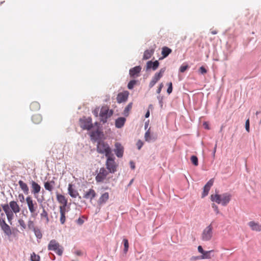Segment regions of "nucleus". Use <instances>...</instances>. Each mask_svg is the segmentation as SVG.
<instances>
[{"label":"nucleus","instance_id":"obj_13","mask_svg":"<svg viewBox=\"0 0 261 261\" xmlns=\"http://www.w3.org/2000/svg\"><path fill=\"white\" fill-rule=\"evenodd\" d=\"M56 196L57 201L62 204L59 207L66 208L68 202L67 198L64 195L59 193H57Z\"/></svg>","mask_w":261,"mask_h":261},{"label":"nucleus","instance_id":"obj_45","mask_svg":"<svg viewBox=\"0 0 261 261\" xmlns=\"http://www.w3.org/2000/svg\"><path fill=\"white\" fill-rule=\"evenodd\" d=\"M18 223L20 226L23 229L26 228V225L24 221L22 219H19L18 220Z\"/></svg>","mask_w":261,"mask_h":261},{"label":"nucleus","instance_id":"obj_3","mask_svg":"<svg viewBox=\"0 0 261 261\" xmlns=\"http://www.w3.org/2000/svg\"><path fill=\"white\" fill-rule=\"evenodd\" d=\"M25 201L32 217L36 218L38 214L37 202L33 199L31 196H27Z\"/></svg>","mask_w":261,"mask_h":261},{"label":"nucleus","instance_id":"obj_25","mask_svg":"<svg viewBox=\"0 0 261 261\" xmlns=\"http://www.w3.org/2000/svg\"><path fill=\"white\" fill-rule=\"evenodd\" d=\"M109 195L108 192H106L101 195L100 197L99 198L98 200V204L99 205L102 204L103 203H105L107 200L109 199Z\"/></svg>","mask_w":261,"mask_h":261},{"label":"nucleus","instance_id":"obj_2","mask_svg":"<svg viewBox=\"0 0 261 261\" xmlns=\"http://www.w3.org/2000/svg\"><path fill=\"white\" fill-rule=\"evenodd\" d=\"M231 195L229 193H225L222 194H212L211 196V200L218 204H221L226 206L230 201Z\"/></svg>","mask_w":261,"mask_h":261},{"label":"nucleus","instance_id":"obj_50","mask_svg":"<svg viewBox=\"0 0 261 261\" xmlns=\"http://www.w3.org/2000/svg\"><path fill=\"white\" fill-rule=\"evenodd\" d=\"M163 86H164V85L162 83L160 84V85L156 90V92L158 94H160L161 93V91L163 87Z\"/></svg>","mask_w":261,"mask_h":261},{"label":"nucleus","instance_id":"obj_27","mask_svg":"<svg viewBox=\"0 0 261 261\" xmlns=\"http://www.w3.org/2000/svg\"><path fill=\"white\" fill-rule=\"evenodd\" d=\"M125 118L123 117H119L116 119L115 121V126L117 128H121L122 127L125 122Z\"/></svg>","mask_w":261,"mask_h":261},{"label":"nucleus","instance_id":"obj_30","mask_svg":"<svg viewBox=\"0 0 261 261\" xmlns=\"http://www.w3.org/2000/svg\"><path fill=\"white\" fill-rule=\"evenodd\" d=\"M212 252H213V250L205 251L204 253L202 254V255L200 257V259H211L212 258L211 253Z\"/></svg>","mask_w":261,"mask_h":261},{"label":"nucleus","instance_id":"obj_6","mask_svg":"<svg viewBox=\"0 0 261 261\" xmlns=\"http://www.w3.org/2000/svg\"><path fill=\"white\" fill-rule=\"evenodd\" d=\"M107 158V160L106 163L107 168L110 173H114L117 170L118 165L113 158V154L110 155Z\"/></svg>","mask_w":261,"mask_h":261},{"label":"nucleus","instance_id":"obj_41","mask_svg":"<svg viewBox=\"0 0 261 261\" xmlns=\"http://www.w3.org/2000/svg\"><path fill=\"white\" fill-rule=\"evenodd\" d=\"M210 190V188H207V187H206L205 186L204 187V188H203V193L202 194V198H203L205 196L207 195Z\"/></svg>","mask_w":261,"mask_h":261},{"label":"nucleus","instance_id":"obj_57","mask_svg":"<svg viewBox=\"0 0 261 261\" xmlns=\"http://www.w3.org/2000/svg\"><path fill=\"white\" fill-rule=\"evenodd\" d=\"M48 182L54 187L55 185V182L54 180L48 181Z\"/></svg>","mask_w":261,"mask_h":261},{"label":"nucleus","instance_id":"obj_35","mask_svg":"<svg viewBox=\"0 0 261 261\" xmlns=\"http://www.w3.org/2000/svg\"><path fill=\"white\" fill-rule=\"evenodd\" d=\"M133 103L132 102L129 103L126 107L125 108L124 110V115L125 116H127L128 115L129 112L131 110L132 108Z\"/></svg>","mask_w":261,"mask_h":261},{"label":"nucleus","instance_id":"obj_14","mask_svg":"<svg viewBox=\"0 0 261 261\" xmlns=\"http://www.w3.org/2000/svg\"><path fill=\"white\" fill-rule=\"evenodd\" d=\"M129 92L127 91H124L118 94L117 96V101L118 103H121L126 101L127 100Z\"/></svg>","mask_w":261,"mask_h":261},{"label":"nucleus","instance_id":"obj_55","mask_svg":"<svg viewBox=\"0 0 261 261\" xmlns=\"http://www.w3.org/2000/svg\"><path fill=\"white\" fill-rule=\"evenodd\" d=\"M130 167L132 169H134L135 168V164L133 162H130Z\"/></svg>","mask_w":261,"mask_h":261},{"label":"nucleus","instance_id":"obj_52","mask_svg":"<svg viewBox=\"0 0 261 261\" xmlns=\"http://www.w3.org/2000/svg\"><path fill=\"white\" fill-rule=\"evenodd\" d=\"M197 249H198V252H199V253H201L202 254L204 253V252L205 251L203 249V248H202V246H199L198 247V248H197Z\"/></svg>","mask_w":261,"mask_h":261},{"label":"nucleus","instance_id":"obj_47","mask_svg":"<svg viewBox=\"0 0 261 261\" xmlns=\"http://www.w3.org/2000/svg\"><path fill=\"white\" fill-rule=\"evenodd\" d=\"M245 128L247 132H249L250 127H249V119H248L245 122Z\"/></svg>","mask_w":261,"mask_h":261},{"label":"nucleus","instance_id":"obj_31","mask_svg":"<svg viewBox=\"0 0 261 261\" xmlns=\"http://www.w3.org/2000/svg\"><path fill=\"white\" fill-rule=\"evenodd\" d=\"M100 132L99 130H97L96 131H92L90 133V137L91 140H96L99 138L100 136Z\"/></svg>","mask_w":261,"mask_h":261},{"label":"nucleus","instance_id":"obj_21","mask_svg":"<svg viewBox=\"0 0 261 261\" xmlns=\"http://www.w3.org/2000/svg\"><path fill=\"white\" fill-rule=\"evenodd\" d=\"M68 192L70 196L72 198H76L79 195V194L77 190L73 188L72 184H69L68 187Z\"/></svg>","mask_w":261,"mask_h":261},{"label":"nucleus","instance_id":"obj_8","mask_svg":"<svg viewBox=\"0 0 261 261\" xmlns=\"http://www.w3.org/2000/svg\"><path fill=\"white\" fill-rule=\"evenodd\" d=\"M201 240L203 241H208L213 237V227L212 225H209L205 227L201 233Z\"/></svg>","mask_w":261,"mask_h":261},{"label":"nucleus","instance_id":"obj_23","mask_svg":"<svg viewBox=\"0 0 261 261\" xmlns=\"http://www.w3.org/2000/svg\"><path fill=\"white\" fill-rule=\"evenodd\" d=\"M172 52L171 49L167 46H164L162 49L161 54L162 57L160 58V60L166 58Z\"/></svg>","mask_w":261,"mask_h":261},{"label":"nucleus","instance_id":"obj_39","mask_svg":"<svg viewBox=\"0 0 261 261\" xmlns=\"http://www.w3.org/2000/svg\"><path fill=\"white\" fill-rule=\"evenodd\" d=\"M31 259L32 261H39L40 256L39 255L36 254L35 253H33L31 256Z\"/></svg>","mask_w":261,"mask_h":261},{"label":"nucleus","instance_id":"obj_15","mask_svg":"<svg viewBox=\"0 0 261 261\" xmlns=\"http://www.w3.org/2000/svg\"><path fill=\"white\" fill-rule=\"evenodd\" d=\"M115 149L114 151L116 153V155L118 158H121L123 154V147L119 143H116L115 145Z\"/></svg>","mask_w":261,"mask_h":261},{"label":"nucleus","instance_id":"obj_40","mask_svg":"<svg viewBox=\"0 0 261 261\" xmlns=\"http://www.w3.org/2000/svg\"><path fill=\"white\" fill-rule=\"evenodd\" d=\"M145 140L146 141L149 142L151 140L150 133L149 129L148 130L145 134Z\"/></svg>","mask_w":261,"mask_h":261},{"label":"nucleus","instance_id":"obj_11","mask_svg":"<svg viewBox=\"0 0 261 261\" xmlns=\"http://www.w3.org/2000/svg\"><path fill=\"white\" fill-rule=\"evenodd\" d=\"M108 171L105 168H101L99 172L95 177L97 182H103L108 175Z\"/></svg>","mask_w":261,"mask_h":261},{"label":"nucleus","instance_id":"obj_22","mask_svg":"<svg viewBox=\"0 0 261 261\" xmlns=\"http://www.w3.org/2000/svg\"><path fill=\"white\" fill-rule=\"evenodd\" d=\"M18 185L21 188V190L25 194H28L29 193V188L27 184L23 182L22 180H19L18 181Z\"/></svg>","mask_w":261,"mask_h":261},{"label":"nucleus","instance_id":"obj_28","mask_svg":"<svg viewBox=\"0 0 261 261\" xmlns=\"http://www.w3.org/2000/svg\"><path fill=\"white\" fill-rule=\"evenodd\" d=\"M32 120L35 124H39L42 121V117L40 114H35L32 116Z\"/></svg>","mask_w":261,"mask_h":261},{"label":"nucleus","instance_id":"obj_20","mask_svg":"<svg viewBox=\"0 0 261 261\" xmlns=\"http://www.w3.org/2000/svg\"><path fill=\"white\" fill-rule=\"evenodd\" d=\"M159 66V62L158 61L152 62L151 61H148L146 64V69H152L153 70H155Z\"/></svg>","mask_w":261,"mask_h":261},{"label":"nucleus","instance_id":"obj_32","mask_svg":"<svg viewBox=\"0 0 261 261\" xmlns=\"http://www.w3.org/2000/svg\"><path fill=\"white\" fill-rule=\"evenodd\" d=\"M40 217L42 219H45L47 223L49 221L48 213L44 208H43Z\"/></svg>","mask_w":261,"mask_h":261},{"label":"nucleus","instance_id":"obj_51","mask_svg":"<svg viewBox=\"0 0 261 261\" xmlns=\"http://www.w3.org/2000/svg\"><path fill=\"white\" fill-rule=\"evenodd\" d=\"M18 198L21 202H23L24 200V197L22 194H19L18 195Z\"/></svg>","mask_w":261,"mask_h":261},{"label":"nucleus","instance_id":"obj_24","mask_svg":"<svg viewBox=\"0 0 261 261\" xmlns=\"http://www.w3.org/2000/svg\"><path fill=\"white\" fill-rule=\"evenodd\" d=\"M60 213V221L62 224H64L66 221L65 214L66 212V208L59 207Z\"/></svg>","mask_w":261,"mask_h":261},{"label":"nucleus","instance_id":"obj_18","mask_svg":"<svg viewBox=\"0 0 261 261\" xmlns=\"http://www.w3.org/2000/svg\"><path fill=\"white\" fill-rule=\"evenodd\" d=\"M31 184L32 188V193L34 195L38 194L41 190L40 186L34 180L31 181Z\"/></svg>","mask_w":261,"mask_h":261},{"label":"nucleus","instance_id":"obj_4","mask_svg":"<svg viewBox=\"0 0 261 261\" xmlns=\"http://www.w3.org/2000/svg\"><path fill=\"white\" fill-rule=\"evenodd\" d=\"M48 250L55 251L57 254L61 256L63 252V247L55 240H51L48 245Z\"/></svg>","mask_w":261,"mask_h":261},{"label":"nucleus","instance_id":"obj_43","mask_svg":"<svg viewBox=\"0 0 261 261\" xmlns=\"http://www.w3.org/2000/svg\"><path fill=\"white\" fill-rule=\"evenodd\" d=\"M188 68L189 66L188 65H182L180 66L179 71L180 72H184Z\"/></svg>","mask_w":261,"mask_h":261},{"label":"nucleus","instance_id":"obj_44","mask_svg":"<svg viewBox=\"0 0 261 261\" xmlns=\"http://www.w3.org/2000/svg\"><path fill=\"white\" fill-rule=\"evenodd\" d=\"M168 88L167 90V92L170 94L172 92V84L171 82H170L168 84Z\"/></svg>","mask_w":261,"mask_h":261},{"label":"nucleus","instance_id":"obj_61","mask_svg":"<svg viewBox=\"0 0 261 261\" xmlns=\"http://www.w3.org/2000/svg\"><path fill=\"white\" fill-rule=\"evenodd\" d=\"M78 222H79V223H80V224H82V223H83V221L82 219H81L80 218H79V219H78Z\"/></svg>","mask_w":261,"mask_h":261},{"label":"nucleus","instance_id":"obj_49","mask_svg":"<svg viewBox=\"0 0 261 261\" xmlns=\"http://www.w3.org/2000/svg\"><path fill=\"white\" fill-rule=\"evenodd\" d=\"M212 207L214 208V211L216 212V214L219 213V211L218 207L217 205H216L215 203L212 204Z\"/></svg>","mask_w":261,"mask_h":261},{"label":"nucleus","instance_id":"obj_62","mask_svg":"<svg viewBox=\"0 0 261 261\" xmlns=\"http://www.w3.org/2000/svg\"><path fill=\"white\" fill-rule=\"evenodd\" d=\"M133 181H134V179H132L130 181L129 184V185H130L133 183Z\"/></svg>","mask_w":261,"mask_h":261},{"label":"nucleus","instance_id":"obj_64","mask_svg":"<svg viewBox=\"0 0 261 261\" xmlns=\"http://www.w3.org/2000/svg\"><path fill=\"white\" fill-rule=\"evenodd\" d=\"M216 146L215 147V149H214V153L216 151Z\"/></svg>","mask_w":261,"mask_h":261},{"label":"nucleus","instance_id":"obj_37","mask_svg":"<svg viewBox=\"0 0 261 261\" xmlns=\"http://www.w3.org/2000/svg\"><path fill=\"white\" fill-rule=\"evenodd\" d=\"M123 242L124 243V253H126L128 251V247H129V244H128V241L126 239H124L123 240Z\"/></svg>","mask_w":261,"mask_h":261},{"label":"nucleus","instance_id":"obj_29","mask_svg":"<svg viewBox=\"0 0 261 261\" xmlns=\"http://www.w3.org/2000/svg\"><path fill=\"white\" fill-rule=\"evenodd\" d=\"M40 108V105L37 101H33L30 105V109L33 111H38Z\"/></svg>","mask_w":261,"mask_h":261},{"label":"nucleus","instance_id":"obj_1","mask_svg":"<svg viewBox=\"0 0 261 261\" xmlns=\"http://www.w3.org/2000/svg\"><path fill=\"white\" fill-rule=\"evenodd\" d=\"M2 207L10 222L14 217L13 213H18L20 211L18 204L15 201H10L9 205L8 204L2 205Z\"/></svg>","mask_w":261,"mask_h":261},{"label":"nucleus","instance_id":"obj_46","mask_svg":"<svg viewBox=\"0 0 261 261\" xmlns=\"http://www.w3.org/2000/svg\"><path fill=\"white\" fill-rule=\"evenodd\" d=\"M28 227L29 229H33V230H34V228H36V227H34L33 222L31 220L29 221V222H28Z\"/></svg>","mask_w":261,"mask_h":261},{"label":"nucleus","instance_id":"obj_56","mask_svg":"<svg viewBox=\"0 0 261 261\" xmlns=\"http://www.w3.org/2000/svg\"><path fill=\"white\" fill-rule=\"evenodd\" d=\"M75 253L77 255H81L82 254V253L81 251H75Z\"/></svg>","mask_w":261,"mask_h":261},{"label":"nucleus","instance_id":"obj_34","mask_svg":"<svg viewBox=\"0 0 261 261\" xmlns=\"http://www.w3.org/2000/svg\"><path fill=\"white\" fill-rule=\"evenodd\" d=\"M34 233L36 236V237L39 239H40L42 237V234L40 229L38 228H34L33 230Z\"/></svg>","mask_w":261,"mask_h":261},{"label":"nucleus","instance_id":"obj_26","mask_svg":"<svg viewBox=\"0 0 261 261\" xmlns=\"http://www.w3.org/2000/svg\"><path fill=\"white\" fill-rule=\"evenodd\" d=\"M154 52V49L152 48L150 49L146 50L143 55V60H147L150 59L151 56L153 55Z\"/></svg>","mask_w":261,"mask_h":261},{"label":"nucleus","instance_id":"obj_12","mask_svg":"<svg viewBox=\"0 0 261 261\" xmlns=\"http://www.w3.org/2000/svg\"><path fill=\"white\" fill-rule=\"evenodd\" d=\"M0 226L6 235L9 237L12 234L10 227L6 223L4 220H0Z\"/></svg>","mask_w":261,"mask_h":261},{"label":"nucleus","instance_id":"obj_7","mask_svg":"<svg viewBox=\"0 0 261 261\" xmlns=\"http://www.w3.org/2000/svg\"><path fill=\"white\" fill-rule=\"evenodd\" d=\"M113 115V111L109 110L108 107L105 106L101 107L99 113L100 120L103 123L107 121V119Z\"/></svg>","mask_w":261,"mask_h":261},{"label":"nucleus","instance_id":"obj_48","mask_svg":"<svg viewBox=\"0 0 261 261\" xmlns=\"http://www.w3.org/2000/svg\"><path fill=\"white\" fill-rule=\"evenodd\" d=\"M199 70L202 74H205L207 72V70L203 66L200 67Z\"/></svg>","mask_w":261,"mask_h":261},{"label":"nucleus","instance_id":"obj_58","mask_svg":"<svg viewBox=\"0 0 261 261\" xmlns=\"http://www.w3.org/2000/svg\"><path fill=\"white\" fill-rule=\"evenodd\" d=\"M149 115H150L149 111L148 110L147 112L146 113L145 116L146 118H148V117H149Z\"/></svg>","mask_w":261,"mask_h":261},{"label":"nucleus","instance_id":"obj_59","mask_svg":"<svg viewBox=\"0 0 261 261\" xmlns=\"http://www.w3.org/2000/svg\"><path fill=\"white\" fill-rule=\"evenodd\" d=\"M203 125H204V127H205V128L208 129H209L208 125L206 122H205L203 124Z\"/></svg>","mask_w":261,"mask_h":261},{"label":"nucleus","instance_id":"obj_19","mask_svg":"<svg viewBox=\"0 0 261 261\" xmlns=\"http://www.w3.org/2000/svg\"><path fill=\"white\" fill-rule=\"evenodd\" d=\"M248 224L252 230L261 231V224H259V223L251 221H250Z\"/></svg>","mask_w":261,"mask_h":261},{"label":"nucleus","instance_id":"obj_63","mask_svg":"<svg viewBox=\"0 0 261 261\" xmlns=\"http://www.w3.org/2000/svg\"><path fill=\"white\" fill-rule=\"evenodd\" d=\"M193 258L194 259H200V257H194Z\"/></svg>","mask_w":261,"mask_h":261},{"label":"nucleus","instance_id":"obj_9","mask_svg":"<svg viewBox=\"0 0 261 261\" xmlns=\"http://www.w3.org/2000/svg\"><path fill=\"white\" fill-rule=\"evenodd\" d=\"M165 71L166 68L164 67L161 68L159 72H156L154 74L149 84V87L150 88L153 87L155 84L160 80V79L163 76Z\"/></svg>","mask_w":261,"mask_h":261},{"label":"nucleus","instance_id":"obj_10","mask_svg":"<svg viewBox=\"0 0 261 261\" xmlns=\"http://www.w3.org/2000/svg\"><path fill=\"white\" fill-rule=\"evenodd\" d=\"M80 126L84 129L90 130L93 127L91 118L84 117L80 119Z\"/></svg>","mask_w":261,"mask_h":261},{"label":"nucleus","instance_id":"obj_53","mask_svg":"<svg viewBox=\"0 0 261 261\" xmlns=\"http://www.w3.org/2000/svg\"><path fill=\"white\" fill-rule=\"evenodd\" d=\"M98 112L99 108H96L93 111V113L96 117H97L98 115Z\"/></svg>","mask_w":261,"mask_h":261},{"label":"nucleus","instance_id":"obj_36","mask_svg":"<svg viewBox=\"0 0 261 261\" xmlns=\"http://www.w3.org/2000/svg\"><path fill=\"white\" fill-rule=\"evenodd\" d=\"M137 81L136 80H131L127 85V88L128 89H133L134 86L137 84Z\"/></svg>","mask_w":261,"mask_h":261},{"label":"nucleus","instance_id":"obj_38","mask_svg":"<svg viewBox=\"0 0 261 261\" xmlns=\"http://www.w3.org/2000/svg\"><path fill=\"white\" fill-rule=\"evenodd\" d=\"M191 161L192 163L195 166H198V160L196 156L195 155H192L191 157Z\"/></svg>","mask_w":261,"mask_h":261},{"label":"nucleus","instance_id":"obj_16","mask_svg":"<svg viewBox=\"0 0 261 261\" xmlns=\"http://www.w3.org/2000/svg\"><path fill=\"white\" fill-rule=\"evenodd\" d=\"M141 70V67L140 66H137L134 68L130 69L129 75L131 77H136L139 76L140 72Z\"/></svg>","mask_w":261,"mask_h":261},{"label":"nucleus","instance_id":"obj_17","mask_svg":"<svg viewBox=\"0 0 261 261\" xmlns=\"http://www.w3.org/2000/svg\"><path fill=\"white\" fill-rule=\"evenodd\" d=\"M96 196L95 191L93 189H90L84 194L83 198L92 200Z\"/></svg>","mask_w":261,"mask_h":261},{"label":"nucleus","instance_id":"obj_5","mask_svg":"<svg viewBox=\"0 0 261 261\" xmlns=\"http://www.w3.org/2000/svg\"><path fill=\"white\" fill-rule=\"evenodd\" d=\"M97 151L100 153H105L106 157L112 155L111 149L108 144L99 142L97 145Z\"/></svg>","mask_w":261,"mask_h":261},{"label":"nucleus","instance_id":"obj_33","mask_svg":"<svg viewBox=\"0 0 261 261\" xmlns=\"http://www.w3.org/2000/svg\"><path fill=\"white\" fill-rule=\"evenodd\" d=\"M44 188L45 190L49 192H52L54 187L48 182V181L45 182L44 184Z\"/></svg>","mask_w":261,"mask_h":261},{"label":"nucleus","instance_id":"obj_54","mask_svg":"<svg viewBox=\"0 0 261 261\" xmlns=\"http://www.w3.org/2000/svg\"><path fill=\"white\" fill-rule=\"evenodd\" d=\"M137 145L138 146V149H140L143 145V143L141 141H139L137 143Z\"/></svg>","mask_w":261,"mask_h":261},{"label":"nucleus","instance_id":"obj_42","mask_svg":"<svg viewBox=\"0 0 261 261\" xmlns=\"http://www.w3.org/2000/svg\"><path fill=\"white\" fill-rule=\"evenodd\" d=\"M213 184H214V179L212 178L206 183V184L204 186L211 189V188L213 186Z\"/></svg>","mask_w":261,"mask_h":261},{"label":"nucleus","instance_id":"obj_60","mask_svg":"<svg viewBox=\"0 0 261 261\" xmlns=\"http://www.w3.org/2000/svg\"><path fill=\"white\" fill-rule=\"evenodd\" d=\"M211 33L213 35H215L216 34H217V31L216 30H213L211 31Z\"/></svg>","mask_w":261,"mask_h":261}]
</instances>
